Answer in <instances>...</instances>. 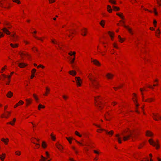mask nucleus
Instances as JSON below:
<instances>
[{
	"mask_svg": "<svg viewBox=\"0 0 161 161\" xmlns=\"http://www.w3.org/2000/svg\"><path fill=\"white\" fill-rule=\"evenodd\" d=\"M120 136L123 137V140L124 141L127 140L130 137L133 140L134 139L136 138V134L134 132L129 130L122 132L120 135L119 134H116L115 135V136L117 138V139L119 143H122L121 138Z\"/></svg>",
	"mask_w": 161,
	"mask_h": 161,
	"instance_id": "nucleus-1",
	"label": "nucleus"
},
{
	"mask_svg": "<svg viewBox=\"0 0 161 161\" xmlns=\"http://www.w3.org/2000/svg\"><path fill=\"white\" fill-rule=\"evenodd\" d=\"M88 77L91 82L90 87L93 91H95L94 90L98 89L99 87L100 86L99 82L96 79L95 76L92 74H90Z\"/></svg>",
	"mask_w": 161,
	"mask_h": 161,
	"instance_id": "nucleus-2",
	"label": "nucleus"
},
{
	"mask_svg": "<svg viewBox=\"0 0 161 161\" xmlns=\"http://www.w3.org/2000/svg\"><path fill=\"white\" fill-rule=\"evenodd\" d=\"M101 98L99 96L95 97V105L98 107L102 109L103 104L101 101Z\"/></svg>",
	"mask_w": 161,
	"mask_h": 161,
	"instance_id": "nucleus-3",
	"label": "nucleus"
},
{
	"mask_svg": "<svg viewBox=\"0 0 161 161\" xmlns=\"http://www.w3.org/2000/svg\"><path fill=\"white\" fill-rule=\"evenodd\" d=\"M149 142L151 145L154 147L155 146L157 149H158L159 148V146L158 144V140H157V143H156L154 142L152 139H150L149 140Z\"/></svg>",
	"mask_w": 161,
	"mask_h": 161,
	"instance_id": "nucleus-4",
	"label": "nucleus"
},
{
	"mask_svg": "<svg viewBox=\"0 0 161 161\" xmlns=\"http://www.w3.org/2000/svg\"><path fill=\"white\" fill-rule=\"evenodd\" d=\"M152 116L153 119L156 121L158 120V119L161 120V116L159 115L158 114L153 113Z\"/></svg>",
	"mask_w": 161,
	"mask_h": 161,
	"instance_id": "nucleus-5",
	"label": "nucleus"
},
{
	"mask_svg": "<svg viewBox=\"0 0 161 161\" xmlns=\"http://www.w3.org/2000/svg\"><path fill=\"white\" fill-rule=\"evenodd\" d=\"M11 36L12 37L11 40L14 42L16 41L18 37L17 35H15V33H13V34L11 35Z\"/></svg>",
	"mask_w": 161,
	"mask_h": 161,
	"instance_id": "nucleus-6",
	"label": "nucleus"
},
{
	"mask_svg": "<svg viewBox=\"0 0 161 161\" xmlns=\"http://www.w3.org/2000/svg\"><path fill=\"white\" fill-rule=\"evenodd\" d=\"M75 80L76 82V84L78 86H81L80 81L81 80L80 77H75Z\"/></svg>",
	"mask_w": 161,
	"mask_h": 161,
	"instance_id": "nucleus-7",
	"label": "nucleus"
},
{
	"mask_svg": "<svg viewBox=\"0 0 161 161\" xmlns=\"http://www.w3.org/2000/svg\"><path fill=\"white\" fill-rule=\"evenodd\" d=\"M18 64L19 67L21 68H23L27 65V64L23 63H20L18 62Z\"/></svg>",
	"mask_w": 161,
	"mask_h": 161,
	"instance_id": "nucleus-8",
	"label": "nucleus"
},
{
	"mask_svg": "<svg viewBox=\"0 0 161 161\" xmlns=\"http://www.w3.org/2000/svg\"><path fill=\"white\" fill-rule=\"evenodd\" d=\"M92 62L94 64L97 66H99L100 64L99 62L96 59H93L92 60Z\"/></svg>",
	"mask_w": 161,
	"mask_h": 161,
	"instance_id": "nucleus-9",
	"label": "nucleus"
},
{
	"mask_svg": "<svg viewBox=\"0 0 161 161\" xmlns=\"http://www.w3.org/2000/svg\"><path fill=\"white\" fill-rule=\"evenodd\" d=\"M56 147L59 150L62 152L63 147L59 143H57L56 144Z\"/></svg>",
	"mask_w": 161,
	"mask_h": 161,
	"instance_id": "nucleus-10",
	"label": "nucleus"
},
{
	"mask_svg": "<svg viewBox=\"0 0 161 161\" xmlns=\"http://www.w3.org/2000/svg\"><path fill=\"white\" fill-rule=\"evenodd\" d=\"M134 95V97L133 98V101L136 105V108H137L139 106V104L137 103L136 100L135 98L136 97V94L135 93L133 94Z\"/></svg>",
	"mask_w": 161,
	"mask_h": 161,
	"instance_id": "nucleus-11",
	"label": "nucleus"
},
{
	"mask_svg": "<svg viewBox=\"0 0 161 161\" xmlns=\"http://www.w3.org/2000/svg\"><path fill=\"white\" fill-rule=\"evenodd\" d=\"M114 76L113 74L111 73H108L106 75V76L108 79H111Z\"/></svg>",
	"mask_w": 161,
	"mask_h": 161,
	"instance_id": "nucleus-12",
	"label": "nucleus"
},
{
	"mask_svg": "<svg viewBox=\"0 0 161 161\" xmlns=\"http://www.w3.org/2000/svg\"><path fill=\"white\" fill-rule=\"evenodd\" d=\"M24 103V102L21 100H20L19 101L18 103L16 104L14 106V108H16L17 106L20 105H22Z\"/></svg>",
	"mask_w": 161,
	"mask_h": 161,
	"instance_id": "nucleus-13",
	"label": "nucleus"
},
{
	"mask_svg": "<svg viewBox=\"0 0 161 161\" xmlns=\"http://www.w3.org/2000/svg\"><path fill=\"white\" fill-rule=\"evenodd\" d=\"M2 30L3 31V32L6 33L7 35H9L10 34V32L6 28L4 27L3 28Z\"/></svg>",
	"mask_w": 161,
	"mask_h": 161,
	"instance_id": "nucleus-14",
	"label": "nucleus"
},
{
	"mask_svg": "<svg viewBox=\"0 0 161 161\" xmlns=\"http://www.w3.org/2000/svg\"><path fill=\"white\" fill-rule=\"evenodd\" d=\"M13 95V93L11 91H9L6 95L7 97L8 98L12 97Z\"/></svg>",
	"mask_w": 161,
	"mask_h": 161,
	"instance_id": "nucleus-15",
	"label": "nucleus"
},
{
	"mask_svg": "<svg viewBox=\"0 0 161 161\" xmlns=\"http://www.w3.org/2000/svg\"><path fill=\"white\" fill-rule=\"evenodd\" d=\"M1 141L3 142L5 145H7L8 144L9 139L8 138L4 139V138H2L1 139Z\"/></svg>",
	"mask_w": 161,
	"mask_h": 161,
	"instance_id": "nucleus-16",
	"label": "nucleus"
},
{
	"mask_svg": "<svg viewBox=\"0 0 161 161\" xmlns=\"http://www.w3.org/2000/svg\"><path fill=\"white\" fill-rule=\"evenodd\" d=\"M146 136H148L151 137L153 136V134L151 131L147 130L146 133Z\"/></svg>",
	"mask_w": 161,
	"mask_h": 161,
	"instance_id": "nucleus-17",
	"label": "nucleus"
},
{
	"mask_svg": "<svg viewBox=\"0 0 161 161\" xmlns=\"http://www.w3.org/2000/svg\"><path fill=\"white\" fill-rule=\"evenodd\" d=\"M154 100V99L153 98H148L147 99L145 100H143V101L150 103L153 101Z\"/></svg>",
	"mask_w": 161,
	"mask_h": 161,
	"instance_id": "nucleus-18",
	"label": "nucleus"
},
{
	"mask_svg": "<svg viewBox=\"0 0 161 161\" xmlns=\"http://www.w3.org/2000/svg\"><path fill=\"white\" fill-rule=\"evenodd\" d=\"M6 112L7 113V114H8L7 115H5L4 114H3L2 115V116H1V117L2 118L4 117V118H7L8 117V115L9 114H10V112H8V111H7Z\"/></svg>",
	"mask_w": 161,
	"mask_h": 161,
	"instance_id": "nucleus-19",
	"label": "nucleus"
},
{
	"mask_svg": "<svg viewBox=\"0 0 161 161\" xmlns=\"http://www.w3.org/2000/svg\"><path fill=\"white\" fill-rule=\"evenodd\" d=\"M25 101L26 102L27 106H28L29 104H30L31 103L32 100L31 99H25Z\"/></svg>",
	"mask_w": 161,
	"mask_h": 161,
	"instance_id": "nucleus-20",
	"label": "nucleus"
},
{
	"mask_svg": "<svg viewBox=\"0 0 161 161\" xmlns=\"http://www.w3.org/2000/svg\"><path fill=\"white\" fill-rule=\"evenodd\" d=\"M106 133L108 134L110 136H111L114 133V131L113 130H111L110 131L108 132L107 130H105Z\"/></svg>",
	"mask_w": 161,
	"mask_h": 161,
	"instance_id": "nucleus-21",
	"label": "nucleus"
},
{
	"mask_svg": "<svg viewBox=\"0 0 161 161\" xmlns=\"http://www.w3.org/2000/svg\"><path fill=\"white\" fill-rule=\"evenodd\" d=\"M52 42L54 43V44H56L58 45V47L59 49H62V47L60 46L59 45V44L56 41L54 40H51Z\"/></svg>",
	"mask_w": 161,
	"mask_h": 161,
	"instance_id": "nucleus-22",
	"label": "nucleus"
},
{
	"mask_svg": "<svg viewBox=\"0 0 161 161\" xmlns=\"http://www.w3.org/2000/svg\"><path fill=\"white\" fill-rule=\"evenodd\" d=\"M46 92L44 94V95L45 96H47V94L49 93V92L50 91V89L48 88L47 87H46Z\"/></svg>",
	"mask_w": 161,
	"mask_h": 161,
	"instance_id": "nucleus-23",
	"label": "nucleus"
},
{
	"mask_svg": "<svg viewBox=\"0 0 161 161\" xmlns=\"http://www.w3.org/2000/svg\"><path fill=\"white\" fill-rule=\"evenodd\" d=\"M125 27L126 28L128 31L131 34H133V33L132 32V30L131 28H129L128 27L125 25H124Z\"/></svg>",
	"mask_w": 161,
	"mask_h": 161,
	"instance_id": "nucleus-24",
	"label": "nucleus"
},
{
	"mask_svg": "<svg viewBox=\"0 0 161 161\" xmlns=\"http://www.w3.org/2000/svg\"><path fill=\"white\" fill-rule=\"evenodd\" d=\"M107 9L109 13L112 12V9L111 8V7L109 5H108Z\"/></svg>",
	"mask_w": 161,
	"mask_h": 161,
	"instance_id": "nucleus-25",
	"label": "nucleus"
},
{
	"mask_svg": "<svg viewBox=\"0 0 161 161\" xmlns=\"http://www.w3.org/2000/svg\"><path fill=\"white\" fill-rule=\"evenodd\" d=\"M5 154L3 153L2 155H0V159L2 161L5 158Z\"/></svg>",
	"mask_w": 161,
	"mask_h": 161,
	"instance_id": "nucleus-26",
	"label": "nucleus"
},
{
	"mask_svg": "<svg viewBox=\"0 0 161 161\" xmlns=\"http://www.w3.org/2000/svg\"><path fill=\"white\" fill-rule=\"evenodd\" d=\"M69 73L72 75L75 76L76 75L75 71H69Z\"/></svg>",
	"mask_w": 161,
	"mask_h": 161,
	"instance_id": "nucleus-27",
	"label": "nucleus"
},
{
	"mask_svg": "<svg viewBox=\"0 0 161 161\" xmlns=\"http://www.w3.org/2000/svg\"><path fill=\"white\" fill-rule=\"evenodd\" d=\"M81 31H82V33H81V35L84 36H85L86 35V34H85L86 32L87 31V30L86 28H84V30H82Z\"/></svg>",
	"mask_w": 161,
	"mask_h": 161,
	"instance_id": "nucleus-28",
	"label": "nucleus"
},
{
	"mask_svg": "<svg viewBox=\"0 0 161 161\" xmlns=\"http://www.w3.org/2000/svg\"><path fill=\"white\" fill-rule=\"evenodd\" d=\"M45 107L44 106L42 105L41 104H40L39 106H38V110H40L41 108H45Z\"/></svg>",
	"mask_w": 161,
	"mask_h": 161,
	"instance_id": "nucleus-29",
	"label": "nucleus"
},
{
	"mask_svg": "<svg viewBox=\"0 0 161 161\" xmlns=\"http://www.w3.org/2000/svg\"><path fill=\"white\" fill-rule=\"evenodd\" d=\"M66 139L68 140L70 144H71L72 143V142L71 141V140H72L73 139L72 137H66Z\"/></svg>",
	"mask_w": 161,
	"mask_h": 161,
	"instance_id": "nucleus-30",
	"label": "nucleus"
},
{
	"mask_svg": "<svg viewBox=\"0 0 161 161\" xmlns=\"http://www.w3.org/2000/svg\"><path fill=\"white\" fill-rule=\"evenodd\" d=\"M16 121V119L15 118H14L13 119V123H12V122H8L7 123V124H10L12 125H14V123Z\"/></svg>",
	"mask_w": 161,
	"mask_h": 161,
	"instance_id": "nucleus-31",
	"label": "nucleus"
},
{
	"mask_svg": "<svg viewBox=\"0 0 161 161\" xmlns=\"http://www.w3.org/2000/svg\"><path fill=\"white\" fill-rule=\"evenodd\" d=\"M10 45L13 48H15L16 47H17L18 46V44H15L14 45L12 43H11L10 44Z\"/></svg>",
	"mask_w": 161,
	"mask_h": 161,
	"instance_id": "nucleus-32",
	"label": "nucleus"
},
{
	"mask_svg": "<svg viewBox=\"0 0 161 161\" xmlns=\"http://www.w3.org/2000/svg\"><path fill=\"white\" fill-rule=\"evenodd\" d=\"M113 7L114 11H119V8L118 7L113 6Z\"/></svg>",
	"mask_w": 161,
	"mask_h": 161,
	"instance_id": "nucleus-33",
	"label": "nucleus"
},
{
	"mask_svg": "<svg viewBox=\"0 0 161 161\" xmlns=\"http://www.w3.org/2000/svg\"><path fill=\"white\" fill-rule=\"evenodd\" d=\"M42 146L43 148H45L47 147V144L45 142H42Z\"/></svg>",
	"mask_w": 161,
	"mask_h": 161,
	"instance_id": "nucleus-34",
	"label": "nucleus"
},
{
	"mask_svg": "<svg viewBox=\"0 0 161 161\" xmlns=\"http://www.w3.org/2000/svg\"><path fill=\"white\" fill-rule=\"evenodd\" d=\"M117 15L120 17L122 19H124V16L122 15V14H120L119 13L116 14Z\"/></svg>",
	"mask_w": 161,
	"mask_h": 161,
	"instance_id": "nucleus-35",
	"label": "nucleus"
},
{
	"mask_svg": "<svg viewBox=\"0 0 161 161\" xmlns=\"http://www.w3.org/2000/svg\"><path fill=\"white\" fill-rule=\"evenodd\" d=\"M35 71H32L31 75V79H32L34 77Z\"/></svg>",
	"mask_w": 161,
	"mask_h": 161,
	"instance_id": "nucleus-36",
	"label": "nucleus"
},
{
	"mask_svg": "<svg viewBox=\"0 0 161 161\" xmlns=\"http://www.w3.org/2000/svg\"><path fill=\"white\" fill-rule=\"evenodd\" d=\"M75 53H76L75 52H70L68 53V54L70 56H72L73 55L75 56Z\"/></svg>",
	"mask_w": 161,
	"mask_h": 161,
	"instance_id": "nucleus-37",
	"label": "nucleus"
},
{
	"mask_svg": "<svg viewBox=\"0 0 161 161\" xmlns=\"http://www.w3.org/2000/svg\"><path fill=\"white\" fill-rule=\"evenodd\" d=\"M100 24L103 27H104V21L102 20L100 22Z\"/></svg>",
	"mask_w": 161,
	"mask_h": 161,
	"instance_id": "nucleus-38",
	"label": "nucleus"
},
{
	"mask_svg": "<svg viewBox=\"0 0 161 161\" xmlns=\"http://www.w3.org/2000/svg\"><path fill=\"white\" fill-rule=\"evenodd\" d=\"M109 2L111 3L112 4H116V3L115 1L113 0H109Z\"/></svg>",
	"mask_w": 161,
	"mask_h": 161,
	"instance_id": "nucleus-39",
	"label": "nucleus"
},
{
	"mask_svg": "<svg viewBox=\"0 0 161 161\" xmlns=\"http://www.w3.org/2000/svg\"><path fill=\"white\" fill-rule=\"evenodd\" d=\"M3 3L1 2V1H0V7H2L4 8H9V7H3Z\"/></svg>",
	"mask_w": 161,
	"mask_h": 161,
	"instance_id": "nucleus-40",
	"label": "nucleus"
},
{
	"mask_svg": "<svg viewBox=\"0 0 161 161\" xmlns=\"http://www.w3.org/2000/svg\"><path fill=\"white\" fill-rule=\"evenodd\" d=\"M33 96L34 97V98L36 100V101L37 102H38V98L37 97V96L35 94H33Z\"/></svg>",
	"mask_w": 161,
	"mask_h": 161,
	"instance_id": "nucleus-41",
	"label": "nucleus"
},
{
	"mask_svg": "<svg viewBox=\"0 0 161 161\" xmlns=\"http://www.w3.org/2000/svg\"><path fill=\"white\" fill-rule=\"evenodd\" d=\"M15 153L16 155L19 156L20 155L21 153L20 151H17L15 152Z\"/></svg>",
	"mask_w": 161,
	"mask_h": 161,
	"instance_id": "nucleus-42",
	"label": "nucleus"
},
{
	"mask_svg": "<svg viewBox=\"0 0 161 161\" xmlns=\"http://www.w3.org/2000/svg\"><path fill=\"white\" fill-rule=\"evenodd\" d=\"M75 134L77 136L79 137H81L82 136V135H80L77 131H75Z\"/></svg>",
	"mask_w": 161,
	"mask_h": 161,
	"instance_id": "nucleus-43",
	"label": "nucleus"
},
{
	"mask_svg": "<svg viewBox=\"0 0 161 161\" xmlns=\"http://www.w3.org/2000/svg\"><path fill=\"white\" fill-rule=\"evenodd\" d=\"M51 138L53 141H55L56 139V138L55 136H53L52 134L51 135Z\"/></svg>",
	"mask_w": 161,
	"mask_h": 161,
	"instance_id": "nucleus-44",
	"label": "nucleus"
},
{
	"mask_svg": "<svg viewBox=\"0 0 161 161\" xmlns=\"http://www.w3.org/2000/svg\"><path fill=\"white\" fill-rule=\"evenodd\" d=\"M118 38L119 39V41L121 42H123L124 40L120 36H118Z\"/></svg>",
	"mask_w": 161,
	"mask_h": 161,
	"instance_id": "nucleus-45",
	"label": "nucleus"
},
{
	"mask_svg": "<svg viewBox=\"0 0 161 161\" xmlns=\"http://www.w3.org/2000/svg\"><path fill=\"white\" fill-rule=\"evenodd\" d=\"M6 77V75H2L1 76V79L3 80Z\"/></svg>",
	"mask_w": 161,
	"mask_h": 161,
	"instance_id": "nucleus-46",
	"label": "nucleus"
},
{
	"mask_svg": "<svg viewBox=\"0 0 161 161\" xmlns=\"http://www.w3.org/2000/svg\"><path fill=\"white\" fill-rule=\"evenodd\" d=\"M37 68H42V69H43L45 68V66H43L42 65L40 64L39 66L37 67Z\"/></svg>",
	"mask_w": 161,
	"mask_h": 161,
	"instance_id": "nucleus-47",
	"label": "nucleus"
},
{
	"mask_svg": "<svg viewBox=\"0 0 161 161\" xmlns=\"http://www.w3.org/2000/svg\"><path fill=\"white\" fill-rule=\"evenodd\" d=\"M105 130L103 129L100 128L97 130V132H100L101 131Z\"/></svg>",
	"mask_w": 161,
	"mask_h": 161,
	"instance_id": "nucleus-48",
	"label": "nucleus"
},
{
	"mask_svg": "<svg viewBox=\"0 0 161 161\" xmlns=\"http://www.w3.org/2000/svg\"><path fill=\"white\" fill-rule=\"evenodd\" d=\"M62 97L64 100H65L68 98V97L67 96L65 95H63Z\"/></svg>",
	"mask_w": 161,
	"mask_h": 161,
	"instance_id": "nucleus-49",
	"label": "nucleus"
},
{
	"mask_svg": "<svg viewBox=\"0 0 161 161\" xmlns=\"http://www.w3.org/2000/svg\"><path fill=\"white\" fill-rule=\"evenodd\" d=\"M13 1L17 3L18 4H20V2L19 0H13Z\"/></svg>",
	"mask_w": 161,
	"mask_h": 161,
	"instance_id": "nucleus-50",
	"label": "nucleus"
},
{
	"mask_svg": "<svg viewBox=\"0 0 161 161\" xmlns=\"http://www.w3.org/2000/svg\"><path fill=\"white\" fill-rule=\"evenodd\" d=\"M13 1L17 3L18 4H20V2L19 0H13Z\"/></svg>",
	"mask_w": 161,
	"mask_h": 161,
	"instance_id": "nucleus-51",
	"label": "nucleus"
},
{
	"mask_svg": "<svg viewBox=\"0 0 161 161\" xmlns=\"http://www.w3.org/2000/svg\"><path fill=\"white\" fill-rule=\"evenodd\" d=\"M13 1L17 3L18 4H20V2L19 0H13Z\"/></svg>",
	"mask_w": 161,
	"mask_h": 161,
	"instance_id": "nucleus-52",
	"label": "nucleus"
},
{
	"mask_svg": "<svg viewBox=\"0 0 161 161\" xmlns=\"http://www.w3.org/2000/svg\"><path fill=\"white\" fill-rule=\"evenodd\" d=\"M108 33L109 34L110 36L112 37V38H113V36L112 35V34H113V35L114 34V33H112L110 31H108Z\"/></svg>",
	"mask_w": 161,
	"mask_h": 161,
	"instance_id": "nucleus-53",
	"label": "nucleus"
},
{
	"mask_svg": "<svg viewBox=\"0 0 161 161\" xmlns=\"http://www.w3.org/2000/svg\"><path fill=\"white\" fill-rule=\"evenodd\" d=\"M122 86V85H120L118 87H114V89L115 90H116L118 89V88H121Z\"/></svg>",
	"mask_w": 161,
	"mask_h": 161,
	"instance_id": "nucleus-54",
	"label": "nucleus"
},
{
	"mask_svg": "<svg viewBox=\"0 0 161 161\" xmlns=\"http://www.w3.org/2000/svg\"><path fill=\"white\" fill-rule=\"evenodd\" d=\"M157 3L159 6H161V0H160V1H159L158 0H157Z\"/></svg>",
	"mask_w": 161,
	"mask_h": 161,
	"instance_id": "nucleus-55",
	"label": "nucleus"
},
{
	"mask_svg": "<svg viewBox=\"0 0 161 161\" xmlns=\"http://www.w3.org/2000/svg\"><path fill=\"white\" fill-rule=\"evenodd\" d=\"M19 53L21 55V56H22V55H28V54H24L23 53L19 52Z\"/></svg>",
	"mask_w": 161,
	"mask_h": 161,
	"instance_id": "nucleus-56",
	"label": "nucleus"
},
{
	"mask_svg": "<svg viewBox=\"0 0 161 161\" xmlns=\"http://www.w3.org/2000/svg\"><path fill=\"white\" fill-rule=\"evenodd\" d=\"M147 87L148 88H150V89H154L153 87V86H151L150 85H148L147 86Z\"/></svg>",
	"mask_w": 161,
	"mask_h": 161,
	"instance_id": "nucleus-57",
	"label": "nucleus"
},
{
	"mask_svg": "<svg viewBox=\"0 0 161 161\" xmlns=\"http://www.w3.org/2000/svg\"><path fill=\"white\" fill-rule=\"evenodd\" d=\"M34 36L35 38H36V39H37L38 40H41L42 41V40L41 39V38H39L38 37H37L36 36H35V35H33Z\"/></svg>",
	"mask_w": 161,
	"mask_h": 161,
	"instance_id": "nucleus-58",
	"label": "nucleus"
},
{
	"mask_svg": "<svg viewBox=\"0 0 161 161\" xmlns=\"http://www.w3.org/2000/svg\"><path fill=\"white\" fill-rule=\"evenodd\" d=\"M153 9H154V13L155 14V15H158V13H157V12H156V9L155 8H153Z\"/></svg>",
	"mask_w": 161,
	"mask_h": 161,
	"instance_id": "nucleus-59",
	"label": "nucleus"
},
{
	"mask_svg": "<svg viewBox=\"0 0 161 161\" xmlns=\"http://www.w3.org/2000/svg\"><path fill=\"white\" fill-rule=\"evenodd\" d=\"M155 33H156V34L158 33L159 34L160 33V32L159 31V30L158 28L157 29V31H156L155 32Z\"/></svg>",
	"mask_w": 161,
	"mask_h": 161,
	"instance_id": "nucleus-60",
	"label": "nucleus"
},
{
	"mask_svg": "<svg viewBox=\"0 0 161 161\" xmlns=\"http://www.w3.org/2000/svg\"><path fill=\"white\" fill-rule=\"evenodd\" d=\"M144 59L145 60V63H146V61H147L148 62H150V60H149L148 59H146L145 58H144Z\"/></svg>",
	"mask_w": 161,
	"mask_h": 161,
	"instance_id": "nucleus-61",
	"label": "nucleus"
},
{
	"mask_svg": "<svg viewBox=\"0 0 161 161\" xmlns=\"http://www.w3.org/2000/svg\"><path fill=\"white\" fill-rule=\"evenodd\" d=\"M41 158H42V159H44V160H47V158H46L44 157L43 156H42V155L41 156Z\"/></svg>",
	"mask_w": 161,
	"mask_h": 161,
	"instance_id": "nucleus-62",
	"label": "nucleus"
},
{
	"mask_svg": "<svg viewBox=\"0 0 161 161\" xmlns=\"http://www.w3.org/2000/svg\"><path fill=\"white\" fill-rule=\"evenodd\" d=\"M46 156H47V158H48L49 157V154L47 152H46Z\"/></svg>",
	"mask_w": 161,
	"mask_h": 161,
	"instance_id": "nucleus-63",
	"label": "nucleus"
},
{
	"mask_svg": "<svg viewBox=\"0 0 161 161\" xmlns=\"http://www.w3.org/2000/svg\"><path fill=\"white\" fill-rule=\"evenodd\" d=\"M117 103L115 102H112V105H113L114 106Z\"/></svg>",
	"mask_w": 161,
	"mask_h": 161,
	"instance_id": "nucleus-64",
	"label": "nucleus"
}]
</instances>
